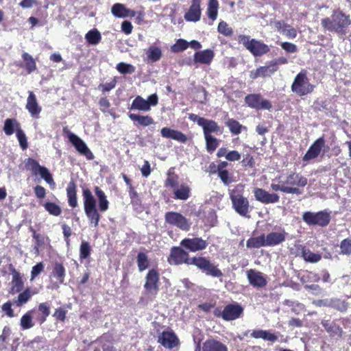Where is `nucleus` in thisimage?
<instances>
[{
	"label": "nucleus",
	"mask_w": 351,
	"mask_h": 351,
	"mask_svg": "<svg viewBox=\"0 0 351 351\" xmlns=\"http://www.w3.org/2000/svg\"><path fill=\"white\" fill-rule=\"evenodd\" d=\"M208 152L213 153L219 146V141L213 136H204Z\"/></svg>",
	"instance_id": "nucleus-52"
},
{
	"label": "nucleus",
	"mask_w": 351,
	"mask_h": 351,
	"mask_svg": "<svg viewBox=\"0 0 351 351\" xmlns=\"http://www.w3.org/2000/svg\"><path fill=\"white\" fill-rule=\"evenodd\" d=\"M52 275L58 280V282L60 284H62L64 282L65 277V268L62 263H55L53 269Z\"/></svg>",
	"instance_id": "nucleus-47"
},
{
	"label": "nucleus",
	"mask_w": 351,
	"mask_h": 351,
	"mask_svg": "<svg viewBox=\"0 0 351 351\" xmlns=\"http://www.w3.org/2000/svg\"><path fill=\"white\" fill-rule=\"evenodd\" d=\"M325 145L324 137L317 138L308 148L306 153L302 158L304 162H308L316 158L321 153L322 149Z\"/></svg>",
	"instance_id": "nucleus-15"
},
{
	"label": "nucleus",
	"mask_w": 351,
	"mask_h": 351,
	"mask_svg": "<svg viewBox=\"0 0 351 351\" xmlns=\"http://www.w3.org/2000/svg\"><path fill=\"white\" fill-rule=\"evenodd\" d=\"M26 166L31 170L32 174H39L43 179L50 174L49 171L45 167L41 166L38 162L33 158H27L25 162Z\"/></svg>",
	"instance_id": "nucleus-22"
},
{
	"label": "nucleus",
	"mask_w": 351,
	"mask_h": 351,
	"mask_svg": "<svg viewBox=\"0 0 351 351\" xmlns=\"http://www.w3.org/2000/svg\"><path fill=\"white\" fill-rule=\"evenodd\" d=\"M189 47V43L186 40L180 38L171 46V50L174 53H178L186 50Z\"/></svg>",
	"instance_id": "nucleus-55"
},
{
	"label": "nucleus",
	"mask_w": 351,
	"mask_h": 351,
	"mask_svg": "<svg viewBox=\"0 0 351 351\" xmlns=\"http://www.w3.org/2000/svg\"><path fill=\"white\" fill-rule=\"evenodd\" d=\"M131 110H138L147 112L150 110V105L141 96H137L133 101L130 107Z\"/></svg>",
	"instance_id": "nucleus-42"
},
{
	"label": "nucleus",
	"mask_w": 351,
	"mask_h": 351,
	"mask_svg": "<svg viewBox=\"0 0 351 351\" xmlns=\"http://www.w3.org/2000/svg\"><path fill=\"white\" fill-rule=\"evenodd\" d=\"M189 119L202 128L204 136H213V133L222 134V128L213 120L201 117L195 114H190Z\"/></svg>",
	"instance_id": "nucleus-3"
},
{
	"label": "nucleus",
	"mask_w": 351,
	"mask_h": 351,
	"mask_svg": "<svg viewBox=\"0 0 351 351\" xmlns=\"http://www.w3.org/2000/svg\"><path fill=\"white\" fill-rule=\"evenodd\" d=\"M129 196L131 199V203L134 207L141 206V200L138 197L137 192L134 190L132 186H130Z\"/></svg>",
	"instance_id": "nucleus-59"
},
{
	"label": "nucleus",
	"mask_w": 351,
	"mask_h": 351,
	"mask_svg": "<svg viewBox=\"0 0 351 351\" xmlns=\"http://www.w3.org/2000/svg\"><path fill=\"white\" fill-rule=\"evenodd\" d=\"M298 253L296 256H301L306 261L315 263L319 262L322 256L320 254L313 253L302 245H295Z\"/></svg>",
	"instance_id": "nucleus-24"
},
{
	"label": "nucleus",
	"mask_w": 351,
	"mask_h": 351,
	"mask_svg": "<svg viewBox=\"0 0 351 351\" xmlns=\"http://www.w3.org/2000/svg\"><path fill=\"white\" fill-rule=\"evenodd\" d=\"M24 282L21 276L15 269L12 271L11 289L10 293L12 295L23 291Z\"/></svg>",
	"instance_id": "nucleus-27"
},
{
	"label": "nucleus",
	"mask_w": 351,
	"mask_h": 351,
	"mask_svg": "<svg viewBox=\"0 0 351 351\" xmlns=\"http://www.w3.org/2000/svg\"><path fill=\"white\" fill-rule=\"evenodd\" d=\"M184 247H173L171 249L170 256L168 258V261L170 265H179L183 263L186 265H192V260L194 257L190 258L189 253L185 251Z\"/></svg>",
	"instance_id": "nucleus-9"
},
{
	"label": "nucleus",
	"mask_w": 351,
	"mask_h": 351,
	"mask_svg": "<svg viewBox=\"0 0 351 351\" xmlns=\"http://www.w3.org/2000/svg\"><path fill=\"white\" fill-rule=\"evenodd\" d=\"M193 265L196 266L200 271L205 273L206 275L214 278H220L223 276L222 271L210 262L209 259L204 256H195L192 260Z\"/></svg>",
	"instance_id": "nucleus-5"
},
{
	"label": "nucleus",
	"mask_w": 351,
	"mask_h": 351,
	"mask_svg": "<svg viewBox=\"0 0 351 351\" xmlns=\"http://www.w3.org/2000/svg\"><path fill=\"white\" fill-rule=\"evenodd\" d=\"M215 56L214 51L211 49L199 51L194 54L193 62L195 64L200 63L210 64Z\"/></svg>",
	"instance_id": "nucleus-26"
},
{
	"label": "nucleus",
	"mask_w": 351,
	"mask_h": 351,
	"mask_svg": "<svg viewBox=\"0 0 351 351\" xmlns=\"http://www.w3.org/2000/svg\"><path fill=\"white\" fill-rule=\"evenodd\" d=\"M350 17L341 10H335L330 17L323 19L321 24L330 32L345 35L346 29L350 24Z\"/></svg>",
	"instance_id": "nucleus-1"
},
{
	"label": "nucleus",
	"mask_w": 351,
	"mask_h": 351,
	"mask_svg": "<svg viewBox=\"0 0 351 351\" xmlns=\"http://www.w3.org/2000/svg\"><path fill=\"white\" fill-rule=\"evenodd\" d=\"M22 58L25 62V68L28 73H31L36 69V64L33 57L27 52H23Z\"/></svg>",
	"instance_id": "nucleus-49"
},
{
	"label": "nucleus",
	"mask_w": 351,
	"mask_h": 351,
	"mask_svg": "<svg viewBox=\"0 0 351 351\" xmlns=\"http://www.w3.org/2000/svg\"><path fill=\"white\" fill-rule=\"evenodd\" d=\"M44 267V264L42 262L38 263L32 267L31 271V281H33L43 271Z\"/></svg>",
	"instance_id": "nucleus-61"
},
{
	"label": "nucleus",
	"mask_w": 351,
	"mask_h": 351,
	"mask_svg": "<svg viewBox=\"0 0 351 351\" xmlns=\"http://www.w3.org/2000/svg\"><path fill=\"white\" fill-rule=\"evenodd\" d=\"M251 337L254 339H262L274 343L278 340V335L266 330H254L251 333Z\"/></svg>",
	"instance_id": "nucleus-31"
},
{
	"label": "nucleus",
	"mask_w": 351,
	"mask_h": 351,
	"mask_svg": "<svg viewBox=\"0 0 351 351\" xmlns=\"http://www.w3.org/2000/svg\"><path fill=\"white\" fill-rule=\"evenodd\" d=\"M38 293L37 291L32 290L30 287H27L23 291H21L16 298L13 301L14 304L20 307L26 304L33 295Z\"/></svg>",
	"instance_id": "nucleus-32"
},
{
	"label": "nucleus",
	"mask_w": 351,
	"mask_h": 351,
	"mask_svg": "<svg viewBox=\"0 0 351 351\" xmlns=\"http://www.w3.org/2000/svg\"><path fill=\"white\" fill-rule=\"evenodd\" d=\"M85 39L88 44L96 45L101 39V34L97 29H91L86 34Z\"/></svg>",
	"instance_id": "nucleus-46"
},
{
	"label": "nucleus",
	"mask_w": 351,
	"mask_h": 351,
	"mask_svg": "<svg viewBox=\"0 0 351 351\" xmlns=\"http://www.w3.org/2000/svg\"><path fill=\"white\" fill-rule=\"evenodd\" d=\"M19 123L14 119H7L4 121L3 131L8 136H10L14 134V131L16 133L18 130H20Z\"/></svg>",
	"instance_id": "nucleus-40"
},
{
	"label": "nucleus",
	"mask_w": 351,
	"mask_h": 351,
	"mask_svg": "<svg viewBox=\"0 0 351 351\" xmlns=\"http://www.w3.org/2000/svg\"><path fill=\"white\" fill-rule=\"evenodd\" d=\"M67 137L73 146L81 155L84 156L88 160H93L94 158V155L87 145L78 136L69 131Z\"/></svg>",
	"instance_id": "nucleus-11"
},
{
	"label": "nucleus",
	"mask_w": 351,
	"mask_h": 351,
	"mask_svg": "<svg viewBox=\"0 0 351 351\" xmlns=\"http://www.w3.org/2000/svg\"><path fill=\"white\" fill-rule=\"evenodd\" d=\"M178 186V176L169 170L167 173V178L165 182V187H170L175 189Z\"/></svg>",
	"instance_id": "nucleus-54"
},
{
	"label": "nucleus",
	"mask_w": 351,
	"mask_h": 351,
	"mask_svg": "<svg viewBox=\"0 0 351 351\" xmlns=\"http://www.w3.org/2000/svg\"><path fill=\"white\" fill-rule=\"evenodd\" d=\"M111 12L117 18L133 17L136 15L135 11L128 9L121 3L114 4L111 8Z\"/></svg>",
	"instance_id": "nucleus-29"
},
{
	"label": "nucleus",
	"mask_w": 351,
	"mask_h": 351,
	"mask_svg": "<svg viewBox=\"0 0 351 351\" xmlns=\"http://www.w3.org/2000/svg\"><path fill=\"white\" fill-rule=\"evenodd\" d=\"M38 311L42 314V316L39 317V321L40 324H43L50 314L49 305L47 302L40 303L38 305Z\"/></svg>",
	"instance_id": "nucleus-57"
},
{
	"label": "nucleus",
	"mask_w": 351,
	"mask_h": 351,
	"mask_svg": "<svg viewBox=\"0 0 351 351\" xmlns=\"http://www.w3.org/2000/svg\"><path fill=\"white\" fill-rule=\"evenodd\" d=\"M32 313V311H29L21 318L20 325L23 330H27L34 326Z\"/></svg>",
	"instance_id": "nucleus-50"
},
{
	"label": "nucleus",
	"mask_w": 351,
	"mask_h": 351,
	"mask_svg": "<svg viewBox=\"0 0 351 351\" xmlns=\"http://www.w3.org/2000/svg\"><path fill=\"white\" fill-rule=\"evenodd\" d=\"M174 197L176 199L186 201L191 196V189L186 184H181L173 190Z\"/></svg>",
	"instance_id": "nucleus-35"
},
{
	"label": "nucleus",
	"mask_w": 351,
	"mask_h": 351,
	"mask_svg": "<svg viewBox=\"0 0 351 351\" xmlns=\"http://www.w3.org/2000/svg\"><path fill=\"white\" fill-rule=\"evenodd\" d=\"M160 134L164 138L173 139L181 143H185L188 140L187 136L180 131L167 127L162 128Z\"/></svg>",
	"instance_id": "nucleus-23"
},
{
	"label": "nucleus",
	"mask_w": 351,
	"mask_h": 351,
	"mask_svg": "<svg viewBox=\"0 0 351 351\" xmlns=\"http://www.w3.org/2000/svg\"><path fill=\"white\" fill-rule=\"evenodd\" d=\"M25 108L32 118H39L40 114L42 111V107L39 106L35 94L32 91H29Z\"/></svg>",
	"instance_id": "nucleus-19"
},
{
	"label": "nucleus",
	"mask_w": 351,
	"mask_h": 351,
	"mask_svg": "<svg viewBox=\"0 0 351 351\" xmlns=\"http://www.w3.org/2000/svg\"><path fill=\"white\" fill-rule=\"evenodd\" d=\"M243 311L241 306L239 304H228L226 306L221 313V317L226 321L238 319Z\"/></svg>",
	"instance_id": "nucleus-17"
},
{
	"label": "nucleus",
	"mask_w": 351,
	"mask_h": 351,
	"mask_svg": "<svg viewBox=\"0 0 351 351\" xmlns=\"http://www.w3.org/2000/svg\"><path fill=\"white\" fill-rule=\"evenodd\" d=\"M202 351H228V350L227 346L221 342L208 339L203 343Z\"/></svg>",
	"instance_id": "nucleus-33"
},
{
	"label": "nucleus",
	"mask_w": 351,
	"mask_h": 351,
	"mask_svg": "<svg viewBox=\"0 0 351 351\" xmlns=\"http://www.w3.org/2000/svg\"><path fill=\"white\" fill-rule=\"evenodd\" d=\"M137 265L138 270L143 271L149 266L148 257L145 253L140 252L137 255Z\"/></svg>",
	"instance_id": "nucleus-53"
},
{
	"label": "nucleus",
	"mask_w": 351,
	"mask_h": 351,
	"mask_svg": "<svg viewBox=\"0 0 351 351\" xmlns=\"http://www.w3.org/2000/svg\"><path fill=\"white\" fill-rule=\"evenodd\" d=\"M116 69L121 74H131L135 71V67L133 65L125 62L118 63Z\"/></svg>",
	"instance_id": "nucleus-56"
},
{
	"label": "nucleus",
	"mask_w": 351,
	"mask_h": 351,
	"mask_svg": "<svg viewBox=\"0 0 351 351\" xmlns=\"http://www.w3.org/2000/svg\"><path fill=\"white\" fill-rule=\"evenodd\" d=\"M200 0H192L189 10L184 14V19L189 22H197L200 20L202 10Z\"/></svg>",
	"instance_id": "nucleus-20"
},
{
	"label": "nucleus",
	"mask_w": 351,
	"mask_h": 351,
	"mask_svg": "<svg viewBox=\"0 0 351 351\" xmlns=\"http://www.w3.org/2000/svg\"><path fill=\"white\" fill-rule=\"evenodd\" d=\"M158 281V272L156 269H152L148 271L145 277L144 287L148 292L156 293L159 290Z\"/></svg>",
	"instance_id": "nucleus-16"
},
{
	"label": "nucleus",
	"mask_w": 351,
	"mask_h": 351,
	"mask_svg": "<svg viewBox=\"0 0 351 351\" xmlns=\"http://www.w3.org/2000/svg\"><path fill=\"white\" fill-rule=\"evenodd\" d=\"M279 45L287 53H294L298 51L297 46L293 43L289 42H281L279 43Z\"/></svg>",
	"instance_id": "nucleus-64"
},
{
	"label": "nucleus",
	"mask_w": 351,
	"mask_h": 351,
	"mask_svg": "<svg viewBox=\"0 0 351 351\" xmlns=\"http://www.w3.org/2000/svg\"><path fill=\"white\" fill-rule=\"evenodd\" d=\"M247 277L250 284L257 288H263L267 284L265 275L254 269L247 271Z\"/></svg>",
	"instance_id": "nucleus-18"
},
{
	"label": "nucleus",
	"mask_w": 351,
	"mask_h": 351,
	"mask_svg": "<svg viewBox=\"0 0 351 351\" xmlns=\"http://www.w3.org/2000/svg\"><path fill=\"white\" fill-rule=\"evenodd\" d=\"M16 134L21 147L23 150L26 149L27 148V142L24 132L21 129H20L18 130Z\"/></svg>",
	"instance_id": "nucleus-62"
},
{
	"label": "nucleus",
	"mask_w": 351,
	"mask_h": 351,
	"mask_svg": "<svg viewBox=\"0 0 351 351\" xmlns=\"http://www.w3.org/2000/svg\"><path fill=\"white\" fill-rule=\"evenodd\" d=\"M66 195L69 205L72 208H75L77 206L76 186L73 181L70 182L67 186Z\"/></svg>",
	"instance_id": "nucleus-39"
},
{
	"label": "nucleus",
	"mask_w": 351,
	"mask_h": 351,
	"mask_svg": "<svg viewBox=\"0 0 351 351\" xmlns=\"http://www.w3.org/2000/svg\"><path fill=\"white\" fill-rule=\"evenodd\" d=\"M226 125L233 135H239L242 130H247L245 126L242 125L238 121L234 119H228L226 122Z\"/></svg>",
	"instance_id": "nucleus-44"
},
{
	"label": "nucleus",
	"mask_w": 351,
	"mask_h": 351,
	"mask_svg": "<svg viewBox=\"0 0 351 351\" xmlns=\"http://www.w3.org/2000/svg\"><path fill=\"white\" fill-rule=\"evenodd\" d=\"M217 30L220 34L226 36H230L233 34L232 29L225 21H221L219 23Z\"/></svg>",
	"instance_id": "nucleus-60"
},
{
	"label": "nucleus",
	"mask_w": 351,
	"mask_h": 351,
	"mask_svg": "<svg viewBox=\"0 0 351 351\" xmlns=\"http://www.w3.org/2000/svg\"><path fill=\"white\" fill-rule=\"evenodd\" d=\"M304 221L309 226H327L330 220V215L326 211H319L317 213H313L307 211L304 213L302 215Z\"/></svg>",
	"instance_id": "nucleus-8"
},
{
	"label": "nucleus",
	"mask_w": 351,
	"mask_h": 351,
	"mask_svg": "<svg viewBox=\"0 0 351 351\" xmlns=\"http://www.w3.org/2000/svg\"><path fill=\"white\" fill-rule=\"evenodd\" d=\"M274 25L278 32L285 36L287 38L294 39L296 38V29L284 21H277L275 22Z\"/></svg>",
	"instance_id": "nucleus-25"
},
{
	"label": "nucleus",
	"mask_w": 351,
	"mask_h": 351,
	"mask_svg": "<svg viewBox=\"0 0 351 351\" xmlns=\"http://www.w3.org/2000/svg\"><path fill=\"white\" fill-rule=\"evenodd\" d=\"M95 193L99 202V208L101 212H106L109 208V202L104 192L99 187H95Z\"/></svg>",
	"instance_id": "nucleus-36"
},
{
	"label": "nucleus",
	"mask_w": 351,
	"mask_h": 351,
	"mask_svg": "<svg viewBox=\"0 0 351 351\" xmlns=\"http://www.w3.org/2000/svg\"><path fill=\"white\" fill-rule=\"evenodd\" d=\"M145 54L149 61L156 62L161 58L162 53L159 47L152 45L145 51Z\"/></svg>",
	"instance_id": "nucleus-37"
},
{
	"label": "nucleus",
	"mask_w": 351,
	"mask_h": 351,
	"mask_svg": "<svg viewBox=\"0 0 351 351\" xmlns=\"http://www.w3.org/2000/svg\"><path fill=\"white\" fill-rule=\"evenodd\" d=\"M314 87L309 83L306 71L302 70L295 76L291 85V90L300 96H304L312 93Z\"/></svg>",
	"instance_id": "nucleus-4"
},
{
	"label": "nucleus",
	"mask_w": 351,
	"mask_h": 351,
	"mask_svg": "<svg viewBox=\"0 0 351 351\" xmlns=\"http://www.w3.org/2000/svg\"><path fill=\"white\" fill-rule=\"evenodd\" d=\"M165 221L170 226L176 227L183 231L189 230L191 226L189 220L178 212H167L165 215Z\"/></svg>",
	"instance_id": "nucleus-7"
},
{
	"label": "nucleus",
	"mask_w": 351,
	"mask_h": 351,
	"mask_svg": "<svg viewBox=\"0 0 351 351\" xmlns=\"http://www.w3.org/2000/svg\"><path fill=\"white\" fill-rule=\"evenodd\" d=\"M340 250L343 254H351V241L348 239H343L341 242Z\"/></svg>",
	"instance_id": "nucleus-63"
},
{
	"label": "nucleus",
	"mask_w": 351,
	"mask_h": 351,
	"mask_svg": "<svg viewBox=\"0 0 351 351\" xmlns=\"http://www.w3.org/2000/svg\"><path fill=\"white\" fill-rule=\"evenodd\" d=\"M321 324L330 336L338 337H341L343 332L342 328L336 323L330 322L328 320H322Z\"/></svg>",
	"instance_id": "nucleus-34"
},
{
	"label": "nucleus",
	"mask_w": 351,
	"mask_h": 351,
	"mask_svg": "<svg viewBox=\"0 0 351 351\" xmlns=\"http://www.w3.org/2000/svg\"><path fill=\"white\" fill-rule=\"evenodd\" d=\"M84 200V209L96 208V200L88 189H84L82 191Z\"/></svg>",
	"instance_id": "nucleus-41"
},
{
	"label": "nucleus",
	"mask_w": 351,
	"mask_h": 351,
	"mask_svg": "<svg viewBox=\"0 0 351 351\" xmlns=\"http://www.w3.org/2000/svg\"><path fill=\"white\" fill-rule=\"evenodd\" d=\"M255 199L262 204H275L279 202L280 197L278 194L270 193L265 189L255 188L253 191Z\"/></svg>",
	"instance_id": "nucleus-13"
},
{
	"label": "nucleus",
	"mask_w": 351,
	"mask_h": 351,
	"mask_svg": "<svg viewBox=\"0 0 351 351\" xmlns=\"http://www.w3.org/2000/svg\"><path fill=\"white\" fill-rule=\"evenodd\" d=\"M84 213L88 219L90 223L97 227L100 220V215L97 208H89L84 210Z\"/></svg>",
	"instance_id": "nucleus-45"
},
{
	"label": "nucleus",
	"mask_w": 351,
	"mask_h": 351,
	"mask_svg": "<svg viewBox=\"0 0 351 351\" xmlns=\"http://www.w3.org/2000/svg\"><path fill=\"white\" fill-rule=\"evenodd\" d=\"M307 183L308 180L305 177L295 173L289 174L284 182V184L287 185H296L300 187L305 186Z\"/></svg>",
	"instance_id": "nucleus-30"
},
{
	"label": "nucleus",
	"mask_w": 351,
	"mask_h": 351,
	"mask_svg": "<svg viewBox=\"0 0 351 351\" xmlns=\"http://www.w3.org/2000/svg\"><path fill=\"white\" fill-rule=\"evenodd\" d=\"M130 119L134 122H137L141 126L147 127L154 124V119L149 115H141L138 114L130 113Z\"/></svg>",
	"instance_id": "nucleus-38"
},
{
	"label": "nucleus",
	"mask_w": 351,
	"mask_h": 351,
	"mask_svg": "<svg viewBox=\"0 0 351 351\" xmlns=\"http://www.w3.org/2000/svg\"><path fill=\"white\" fill-rule=\"evenodd\" d=\"M158 342L167 349H173L179 345V339L172 330L163 331L158 336Z\"/></svg>",
	"instance_id": "nucleus-14"
},
{
	"label": "nucleus",
	"mask_w": 351,
	"mask_h": 351,
	"mask_svg": "<svg viewBox=\"0 0 351 351\" xmlns=\"http://www.w3.org/2000/svg\"><path fill=\"white\" fill-rule=\"evenodd\" d=\"M246 246L247 248H260L267 246L265 235L262 234L258 237L250 238L246 242Z\"/></svg>",
	"instance_id": "nucleus-43"
},
{
	"label": "nucleus",
	"mask_w": 351,
	"mask_h": 351,
	"mask_svg": "<svg viewBox=\"0 0 351 351\" xmlns=\"http://www.w3.org/2000/svg\"><path fill=\"white\" fill-rule=\"evenodd\" d=\"M245 102L251 108L260 110H271L272 105L271 102L264 99L261 94H249L245 97Z\"/></svg>",
	"instance_id": "nucleus-10"
},
{
	"label": "nucleus",
	"mask_w": 351,
	"mask_h": 351,
	"mask_svg": "<svg viewBox=\"0 0 351 351\" xmlns=\"http://www.w3.org/2000/svg\"><path fill=\"white\" fill-rule=\"evenodd\" d=\"M91 252L88 242L82 241L80 247V257L81 259H86L89 257Z\"/></svg>",
	"instance_id": "nucleus-58"
},
{
	"label": "nucleus",
	"mask_w": 351,
	"mask_h": 351,
	"mask_svg": "<svg viewBox=\"0 0 351 351\" xmlns=\"http://www.w3.org/2000/svg\"><path fill=\"white\" fill-rule=\"evenodd\" d=\"M237 40L255 57L262 56L270 50L268 45L254 38L250 39L249 36L241 34L238 36Z\"/></svg>",
	"instance_id": "nucleus-2"
},
{
	"label": "nucleus",
	"mask_w": 351,
	"mask_h": 351,
	"mask_svg": "<svg viewBox=\"0 0 351 351\" xmlns=\"http://www.w3.org/2000/svg\"><path fill=\"white\" fill-rule=\"evenodd\" d=\"M45 209L51 215L59 216L62 213L60 206L56 203L47 202L43 204Z\"/></svg>",
	"instance_id": "nucleus-51"
},
{
	"label": "nucleus",
	"mask_w": 351,
	"mask_h": 351,
	"mask_svg": "<svg viewBox=\"0 0 351 351\" xmlns=\"http://www.w3.org/2000/svg\"><path fill=\"white\" fill-rule=\"evenodd\" d=\"M208 243L201 237L185 238L180 242V245L191 252L205 250Z\"/></svg>",
	"instance_id": "nucleus-12"
},
{
	"label": "nucleus",
	"mask_w": 351,
	"mask_h": 351,
	"mask_svg": "<svg viewBox=\"0 0 351 351\" xmlns=\"http://www.w3.org/2000/svg\"><path fill=\"white\" fill-rule=\"evenodd\" d=\"M230 197L236 213L241 217L250 218V204L247 198L237 192L231 193Z\"/></svg>",
	"instance_id": "nucleus-6"
},
{
	"label": "nucleus",
	"mask_w": 351,
	"mask_h": 351,
	"mask_svg": "<svg viewBox=\"0 0 351 351\" xmlns=\"http://www.w3.org/2000/svg\"><path fill=\"white\" fill-rule=\"evenodd\" d=\"M276 71L272 63L269 62L266 65L259 66L256 69L252 70L250 72V77L252 80L257 79L258 77H270Z\"/></svg>",
	"instance_id": "nucleus-21"
},
{
	"label": "nucleus",
	"mask_w": 351,
	"mask_h": 351,
	"mask_svg": "<svg viewBox=\"0 0 351 351\" xmlns=\"http://www.w3.org/2000/svg\"><path fill=\"white\" fill-rule=\"evenodd\" d=\"M330 308H332L340 312H345L347 311L348 304L345 301L339 298H330Z\"/></svg>",
	"instance_id": "nucleus-48"
},
{
	"label": "nucleus",
	"mask_w": 351,
	"mask_h": 351,
	"mask_svg": "<svg viewBox=\"0 0 351 351\" xmlns=\"http://www.w3.org/2000/svg\"><path fill=\"white\" fill-rule=\"evenodd\" d=\"M287 233L282 232H271L265 235L267 246H276L285 241Z\"/></svg>",
	"instance_id": "nucleus-28"
}]
</instances>
